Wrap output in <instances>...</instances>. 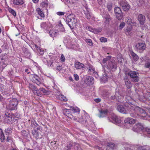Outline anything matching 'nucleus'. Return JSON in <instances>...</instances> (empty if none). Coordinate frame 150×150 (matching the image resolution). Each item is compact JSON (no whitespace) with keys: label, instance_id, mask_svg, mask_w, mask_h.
Segmentation results:
<instances>
[{"label":"nucleus","instance_id":"f257e3e1","mask_svg":"<svg viewBox=\"0 0 150 150\" xmlns=\"http://www.w3.org/2000/svg\"><path fill=\"white\" fill-rule=\"evenodd\" d=\"M130 108L131 107H130ZM132 109L130 112V116L134 117L142 118L143 119L147 120V118L150 117V109H147L148 113L142 109L137 106H132Z\"/></svg>","mask_w":150,"mask_h":150},{"label":"nucleus","instance_id":"f03ea898","mask_svg":"<svg viewBox=\"0 0 150 150\" xmlns=\"http://www.w3.org/2000/svg\"><path fill=\"white\" fill-rule=\"evenodd\" d=\"M81 117L80 116L79 117H78V118L75 119L74 118L75 120L77 122H81L86 126L88 125L91 127L94 126V123L91 119L87 114L81 115Z\"/></svg>","mask_w":150,"mask_h":150},{"label":"nucleus","instance_id":"7ed1b4c3","mask_svg":"<svg viewBox=\"0 0 150 150\" xmlns=\"http://www.w3.org/2000/svg\"><path fill=\"white\" fill-rule=\"evenodd\" d=\"M4 122L8 123H12L15 121L14 120L19 118L18 116L16 117L13 114L9 113H6L4 117Z\"/></svg>","mask_w":150,"mask_h":150},{"label":"nucleus","instance_id":"20e7f679","mask_svg":"<svg viewBox=\"0 0 150 150\" xmlns=\"http://www.w3.org/2000/svg\"><path fill=\"white\" fill-rule=\"evenodd\" d=\"M67 22L68 23L69 26L71 29L74 28V25H76L77 21L76 17L73 15H69L66 18Z\"/></svg>","mask_w":150,"mask_h":150},{"label":"nucleus","instance_id":"39448f33","mask_svg":"<svg viewBox=\"0 0 150 150\" xmlns=\"http://www.w3.org/2000/svg\"><path fill=\"white\" fill-rule=\"evenodd\" d=\"M133 130L136 132H140L141 131H145L148 134H150V129L146 128L144 129L141 124L138 123L136 124L133 128Z\"/></svg>","mask_w":150,"mask_h":150},{"label":"nucleus","instance_id":"423d86ee","mask_svg":"<svg viewBox=\"0 0 150 150\" xmlns=\"http://www.w3.org/2000/svg\"><path fill=\"white\" fill-rule=\"evenodd\" d=\"M130 104L128 106L127 108V110H126L125 108L122 105H119L118 106L117 108V110L119 111L120 112L123 113V114H127L129 112L130 113V112L131 110L132 109V108H130V107L131 108L132 106H135V105H133L131 103H130Z\"/></svg>","mask_w":150,"mask_h":150},{"label":"nucleus","instance_id":"0eeeda50","mask_svg":"<svg viewBox=\"0 0 150 150\" xmlns=\"http://www.w3.org/2000/svg\"><path fill=\"white\" fill-rule=\"evenodd\" d=\"M18 104V102L16 98H13L11 99L9 103L7 106V108L11 110H13L17 109V105Z\"/></svg>","mask_w":150,"mask_h":150},{"label":"nucleus","instance_id":"6e6552de","mask_svg":"<svg viewBox=\"0 0 150 150\" xmlns=\"http://www.w3.org/2000/svg\"><path fill=\"white\" fill-rule=\"evenodd\" d=\"M108 118L110 121L115 124H118L121 122L120 118L113 113H112Z\"/></svg>","mask_w":150,"mask_h":150},{"label":"nucleus","instance_id":"1a4fd4ad","mask_svg":"<svg viewBox=\"0 0 150 150\" xmlns=\"http://www.w3.org/2000/svg\"><path fill=\"white\" fill-rule=\"evenodd\" d=\"M128 75L132 78V81L134 82H138L139 80L138 76L139 73L137 71H131L128 73Z\"/></svg>","mask_w":150,"mask_h":150},{"label":"nucleus","instance_id":"9d476101","mask_svg":"<svg viewBox=\"0 0 150 150\" xmlns=\"http://www.w3.org/2000/svg\"><path fill=\"white\" fill-rule=\"evenodd\" d=\"M118 2L122 6L124 11H127L129 9V6L125 0H118Z\"/></svg>","mask_w":150,"mask_h":150},{"label":"nucleus","instance_id":"9b49d317","mask_svg":"<svg viewBox=\"0 0 150 150\" xmlns=\"http://www.w3.org/2000/svg\"><path fill=\"white\" fill-rule=\"evenodd\" d=\"M124 94L123 93H120V92L116 89L115 95L111 97V99H116L118 101L121 102V99H122L123 98Z\"/></svg>","mask_w":150,"mask_h":150},{"label":"nucleus","instance_id":"f8f14e48","mask_svg":"<svg viewBox=\"0 0 150 150\" xmlns=\"http://www.w3.org/2000/svg\"><path fill=\"white\" fill-rule=\"evenodd\" d=\"M146 47V45L144 43H139L136 45V50L139 52H141L144 50Z\"/></svg>","mask_w":150,"mask_h":150},{"label":"nucleus","instance_id":"ddd939ff","mask_svg":"<svg viewBox=\"0 0 150 150\" xmlns=\"http://www.w3.org/2000/svg\"><path fill=\"white\" fill-rule=\"evenodd\" d=\"M71 112L70 109L69 110L67 109H65L63 110V113L67 116V117L70 118L71 119H73L75 120V119L78 118V117L76 118L75 117H74V115L70 113Z\"/></svg>","mask_w":150,"mask_h":150},{"label":"nucleus","instance_id":"4468645a","mask_svg":"<svg viewBox=\"0 0 150 150\" xmlns=\"http://www.w3.org/2000/svg\"><path fill=\"white\" fill-rule=\"evenodd\" d=\"M5 55L2 56L0 62V68L2 69H4L7 64V60L5 59Z\"/></svg>","mask_w":150,"mask_h":150},{"label":"nucleus","instance_id":"2eb2a0df","mask_svg":"<svg viewBox=\"0 0 150 150\" xmlns=\"http://www.w3.org/2000/svg\"><path fill=\"white\" fill-rule=\"evenodd\" d=\"M90 10L89 8H88L87 6H85L83 8L84 13L86 18L88 19H90L91 17V14Z\"/></svg>","mask_w":150,"mask_h":150},{"label":"nucleus","instance_id":"dca6fc26","mask_svg":"<svg viewBox=\"0 0 150 150\" xmlns=\"http://www.w3.org/2000/svg\"><path fill=\"white\" fill-rule=\"evenodd\" d=\"M138 20L141 25H143L145 21V18L144 16L142 14L139 15L138 18Z\"/></svg>","mask_w":150,"mask_h":150},{"label":"nucleus","instance_id":"f3484780","mask_svg":"<svg viewBox=\"0 0 150 150\" xmlns=\"http://www.w3.org/2000/svg\"><path fill=\"white\" fill-rule=\"evenodd\" d=\"M74 66L76 69H83L84 67V65L83 64L78 62H75Z\"/></svg>","mask_w":150,"mask_h":150},{"label":"nucleus","instance_id":"a211bd4d","mask_svg":"<svg viewBox=\"0 0 150 150\" xmlns=\"http://www.w3.org/2000/svg\"><path fill=\"white\" fill-rule=\"evenodd\" d=\"M100 114L99 117H103L106 116L108 114V111L107 110H103L99 111Z\"/></svg>","mask_w":150,"mask_h":150},{"label":"nucleus","instance_id":"6ab92c4d","mask_svg":"<svg viewBox=\"0 0 150 150\" xmlns=\"http://www.w3.org/2000/svg\"><path fill=\"white\" fill-rule=\"evenodd\" d=\"M88 71L89 72L92 74H94V75H96V77H98V74L95 71V69L91 65H89Z\"/></svg>","mask_w":150,"mask_h":150},{"label":"nucleus","instance_id":"aec40b11","mask_svg":"<svg viewBox=\"0 0 150 150\" xmlns=\"http://www.w3.org/2000/svg\"><path fill=\"white\" fill-rule=\"evenodd\" d=\"M135 120L130 117L127 118L125 120V124H133L135 123Z\"/></svg>","mask_w":150,"mask_h":150},{"label":"nucleus","instance_id":"412c9836","mask_svg":"<svg viewBox=\"0 0 150 150\" xmlns=\"http://www.w3.org/2000/svg\"><path fill=\"white\" fill-rule=\"evenodd\" d=\"M94 79L91 76L86 77L85 82L87 85H91L93 83Z\"/></svg>","mask_w":150,"mask_h":150},{"label":"nucleus","instance_id":"4be33fe9","mask_svg":"<svg viewBox=\"0 0 150 150\" xmlns=\"http://www.w3.org/2000/svg\"><path fill=\"white\" fill-rule=\"evenodd\" d=\"M109 66L110 67V69H111L112 71H115L117 68V66L116 63L113 62H109L108 63Z\"/></svg>","mask_w":150,"mask_h":150},{"label":"nucleus","instance_id":"5701e85b","mask_svg":"<svg viewBox=\"0 0 150 150\" xmlns=\"http://www.w3.org/2000/svg\"><path fill=\"white\" fill-rule=\"evenodd\" d=\"M49 33L50 37H55L59 33L58 31L56 30H52L49 31Z\"/></svg>","mask_w":150,"mask_h":150},{"label":"nucleus","instance_id":"b1692460","mask_svg":"<svg viewBox=\"0 0 150 150\" xmlns=\"http://www.w3.org/2000/svg\"><path fill=\"white\" fill-rule=\"evenodd\" d=\"M132 149L134 150H146L145 146H139L138 145L133 146Z\"/></svg>","mask_w":150,"mask_h":150},{"label":"nucleus","instance_id":"393cba45","mask_svg":"<svg viewBox=\"0 0 150 150\" xmlns=\"http://www.w3.org/2000/svg\"><path fill=\"white\" fill-rule=\"evenodd\" d=\"M125 85L128 88H130L131 87V84L130 82L129 81L128 78L127 76L125 77Z\"/></svg>","mask_w":150,"mask_h":150},{"label":"nucleus","instance_id":"a878e982","mask_svg":"<svg viewBox=\"0 0 150 150\" xmlns=\"http://www.w3.org/2000/svg\"><path fill=\"white\" fill-rule=\"evenodd\" d=\"M39 78L37 76H35L34 77V82L35 83L38 85L40 86L41 85H43V83L40 81Z\"/></svg>","mask_w":150,"mask_h":150},{"label":"nucleus","instance_id":"bb28decb","mask_svg":"<svg viewBox=\"0 0 150 150\" xmlns=\"http://www.w3.org/2000/svg\"><path fill=\"white\" fill-rule=\"evenodd\" d=\"M70 110L72 113V114L74 115V114H75V113H79V112L80 111V110L77 107L72 108L70 109Z\"/></svg>","mask_w":150,"mask_h":150},{"label":"nucleus","instance_id":"cd10ccee","mask_svg":"<svg viewBox=\"0 0 150 150\" xmlns=\"http://www.w3.org/2000/svg\"><path fill=\"white\" fill-rule=\"evenodd\" d=\"M101 81L105 83L108 81V76L105 72H104V74L101 77Z\"/></svg>","mask_w":150,"mask_h":150},{"label":"nucleus","instance_id":"c85d7f7f","mask_svg":"<svg viewBox=\"0 0 150 150\" xmlns=\"http://www.w3.org/2000/svg\"><path fill=\"white\" fill-rule=\"evenodd\" d=\"M103 17L105 19V21L107 22H109L111 20L110 16L108 13H107L106 14H103Z\"/></svg>","mask_w":150,"mask_h":150},{"label":"nucleus","instance_id":"c756f323","mask_svg":"<svg viewBox=\"0 0 150 150\" xmlns=\"http://www.w3.org/2000/svg\"><path fill=\"white\" fill-rule=\"evenodd\" d=\"M143 60L146 62L145 65V67L146 68H149L150 67V59L147 58L146 57H144Z\"/></svg>","mask_w":150,"mask_h":150},{"label":"nucleus","instance_id":"7c9ffc66","mask_svg":"<svg viewBox=\"0 0 150 150\" xmlns=\"http://www.w3.org/2000/svg\"><path fill=\"white\" fill-rule=\"evenodd\" d=\"M147 97H146V98H143V97H144L143 96H142L141 97H140L139 98V100H140L144 102L145 101V100L147 99L149 100H150V93L148 92L147 93Z\"/></svg>","mask_w":150,"mask_h":150},{"label":"nucleus","instance_id":"2f4dec72","mask_svg":"<svg viewBox=\"0 0 150 150\" xmlns=\"http://www.w3.org/2000/svg\"><path fill=\"white\" fill-rule=\"evenodd\" d=\"M40 27L41 28L45 30H47L48 28V23L46 22H42L40 24Z\"/></svg>","mask_w":150,"mask_h":150},{"label":"nucleus","instance_id":"473e14b6","mask_svg":"<svg viewBox=\"0 0 150 150\" xmlns=\"http://www.w3.org/2000/svg\"><path fill=\"white\" fill-rule=\"evenodd\" d=\"M13 3L15 5H22L24 4L23 0H13Z\"/></svg>","mask_w":150,"mask_h":150},{"label":"nucleus","instance_id":"72a5a7b5","mask_svg":"<svg viewBox=\"0 0 150 150\" xmlns=\"http://www.w3.org/2000/svg\"><path fill=\"white\" fill-rule=\"evenodd\" d=\"M57 98V99L62 101H66L67 100V99L66 97L64 96L62 94L58 96Z\"/></svg>","mask_w":150,"mask_h":150},{"label":"nucleus","instance_id":"f704fd0d","mask_svg":"<svg viewBox=\"0 0 150 150\" xmlns=\"http://www.w3.org/2000/svg\"><path fill=\"white\" fill-rule=\"evenodd\" d=\"M31 125L35 130L38 129L39 128L38 125L35 121H33L32 122Z\"/></svg>","mask_w":150,"mask_h":150},{"label":"nucleus","instance_id":"c9c22d12","mask_svg":"<svg viewBox=\"0 0 150 150\" xmlns=\"http://www.w3.org/2000/svg\"><path fill=\"white\" fill-rule=\"evenodd\" d=\"M126 20L127 23L130 25H133L135 23L134 21L129 17H127Z\"/></svg>","mask_w":150,"mask_h":150},{"label":"nucleus","instance_id":"e433bc0d","mask_svg":"<svg viewBox=\"0 0 150 150\" xmlns=\"http://www.w3.org/2000/svg\"><path fill=\"white\" fill-rule=\"evenodd\" d=\"M38 14L41 17L43 18L45 17V15L43 12L41 11L40 8H37L36 9Z\"/></svg>","mask_w":150,"mask_h":150},{"label":"nucleus","instance_id":"4c0bfd02","mask_svg":"<svg viewBox=\"0 0 150 150\" xmlns=\"http://www.w3.org/2000/svg\"><path fill=\"white\" fill-rule=\"evenodd\" d=\"M33 92L35 94L38 96H41L42 95V93L40 91V89L38 90L36 88Z\"/></svg>","mask_w":150,"mask_h":150},{"label":"nucleus","instance_id":"58836bf2","mask_svg":"<svg viewBox=\"0 0 150 150\" xmlns=\"http://www.w3.org/2000/svg\"><path fill=\"white\" fill-rule=\"evenodd\" d=\"M102 30L101 28H93V33H97L101 32Z\"/></svg>","mask_w":150,"mask_h":150},{"label":"nucleus","instance_id":"ea45409f","mask_svg":"<svg viewBox=\"0 0 150 150\" xmlns=\"http://www.w3.org/2000/svg\"><path fill=\"white\" fill-rule=\"evenodd\" d=\"M40 91L42 93H42H43L44 95H47L49 94V92L47 90H46L44 88H40Z\"/></svg>","mask_w":150,"mask_h":150},{"label":"nucleus","instance_id":"a19ab883","mask_svg":"<svg viewBox=\"0 0 150 150\" xmlns=\"http://www.w3.org/2000/svg\"><path fill=\"white\" fill-rule=\"evenodd\" d=\"M117 18L118 20L121 19L124 17L122 12L116 14Z\"/></svg>","mask_w":150,"mask_h":150},{"label":"nucleus","instance_id":"79ce46f5","mask_svg":"<svg viewBox=\"0 0 150 150\" xmlns=\"http://www.w3.org/2000/svg\"><path fill=\"white\" fill-rule=\"evenodd\" d=\"M131 55L135 61H137L138 59V56L133 52H131Z\"/></svg>","mask_w":150,"mask_h":150},{"label":"nucleus","instance_id":"37998d69","mask_svg":"<svg viewBox=\"0 0 150 150\" xmlns=\"http://www.w3.org/2000/svg\"><path fill=\"white\" fill-rule=\"evenodd\" d=\"M35 45L36 49L38 50V52H40V54L41 55L43 54L44 53V50L40 49V47L37 46L36 44H35Z\"/></svg>","mask_w":150,"mask_h":150},{"label":"nucleus","instance_id":"c03bdc74","mask_svg":"<svg viewBox=\"0 0 150 150\" xmlns=\"http://www.w3.org/2000/svg\"><path fill=\"white\" fill-rule=\"evenodd\" d=\"M5 131L6 135H9L12 132V129L11 128H8L5 129Z\"/></svg>","mask_w":150,"mask_h":150},{"label":"nucleus","instance_id":"a18cd8bd","mask_svg":"<svg viewBox=\"0 0 150 150\" xmlns=\"http://www.w3.org/2000/svg\"><path fill=\"white\" fill-rule=\"evenodd\" d=\"M0 138L2 142L5 139V137L2 129H0Z\"/></svg>","mask_w":150,"mask_h":150},{"label":"nucleus","instance_id":"49530a36","mask_svg":"<svg viewBox=\"0 0 150 150\" xmlns=\"http://www.w3.org/2000/svg\"><path fill=\"white\" fill-rule=\"evenodd\" d=\"M114 11L115 14L119 13L122 12L120 8L118 7H116L114 9Z\"/></svg>","mask_w":150,"mask_h":150},{"label":"nucleus","instance_id":"de8ad7c7","mask_svg":"<svg viewBox=\"0 0 150 150\" xmlns=\"http://www.w3.org/2000/svg\"><path fill=\"white\" fill-rule=\"evenodd\" d=\"M41 7L45 8L46 9L48 6V4L45 1H43L40 4Z\"/></svg>","mask_w":150,"mask_h":150},{"label":"nucleus","instance_id":"09e8293b","mask_svg":"<svg viewBox=\"0 0 150 150\" xmlns=\"http://www.w3.org/2000/svg\"><path fill=\"white\" fill-rule=\"evenodd\" d=\"M59 26L60 28V31L63 32L64 30V28L63 27V25L62 24L60 21L59 22Z\"/></svg>","mask_w":150,"mask_h":150},{"label":"nucleus","instance_id":"8fccbe9b","mask_svg":"<svg viewBox=\"0 0 150 150\" xmlns=\"http://www.w3.org/2000/svg\"><path fill=\"white\" fill-rule=\"evenodd\" d=\"M85 40L86 42L90 46H92L93 45V43L91 40L90 39H86Z\"/></svg>","mask_w":150,"mask_h":150},{"label":"nucleus","instance_id":"3c124183","mask_svg":"<svg viewBox=\"0 0 150 150\" xmlns=\"http://www.w3.org/2000/svg\"><path fill=\"white\" fill-rule=\"evenodd\" d=\"M9 12L11 13L14 16H16V15L15 11L13 10V9L9 8L8 9Z\"/></svg>","mask_w":150,"mask_h":150},{"label":"nucleus","instance_id":"603ef678","mask_svg":"<svg viewBox=\"0 0 150 150\" xmlns=\"http://www.w3.org/2000/svg\"><path fill=\"white\" fill-rule=\"evenodd\" d=\"M29 88L33 92L36 88L34 85L32 84H30L29 85Z\"/></svg>","mask_w":150,"mask_h":150},{"label":"nucleus","instance_id":"864d4df0","mask_svg":"<svg viewBox=\"0 0 150 150\" xmlns=\"http://www.w3.org/2000/svg\"><path fill=\"white\" fill-rule=\"evenodd\" d=\"M60 60L62 62H64L65 60V57L63 54H62L61 55Z\"/></svg>","mask_w":150,"mask_h":150},{"label":"nucleus","instance_id":"5fc2aeb1","mask_svg":"<svg viewBox=\"0 0 150 150\" xmlns=\"http://www.w3.org/2000/svg\"><path fill=\"white\" fill-rule=\"evenodd\" d=\"M86 28L87 30H89V31L93 32V28H92V27H91L89 26H88L86 27Z\"/></svg>","mask_w":150,"mask_h":150},{"label":"nucleus","instance_id":"6e6d98bb","mask_svg":"<svg viewBox=\"0 0 150 150\" xmlns=\"http://www.w3.org/2000/svg\"><path fill=\"white\" fill-rule=\"evenodd\" d=\"M125 23L124 22L121 23L120 25L119 28L120 29L123 28L125 26Z\"/></svg>","mask_w":150,"mask_h":150},{"label":"nucleus","instance_id":"4d7b16f0","mask_svg":"<svg viewBox=\"0 0 150 150\" xmlns=\"http://www.w3.org/2000/svg\"><path fill=\"white\" fill-rule=\"evenodd\" d=\"M100 40L101 42H105L107 41V38H100Z\"/></svg>","mask_w":150,"mask_h":150},{"label":"nucleus","instance_id":"13d9d810","mask_svg":"<svg viewBox=\"0 0 150 150\" xmlns=\"http://www.w3.org/2000/svg\"><path fill=\"white\" fill-rule=\"evenodd\" d=\"M56 13L58 15L60 16L64 15L65 14V13L59 11L57 12Z\"/></svg>","mask_w":150,"mask_h":150},{"label":"nucleus","instance_id":"bf43d9fd","mask_svg":"<svg viewBox=\"0 0 150 150\" xmlns=\"http://www.w3.org/2000/svg\"><path fill=\"white\" fill-rule=\"evenodd\" d=\"M74 79L76 81H78L79 79V77L78 75L76 74H75L74 75Z\"/></svg>","mask_w":150,"mask_h":150},{"label":"nucleus","instance_id":"052dcab7","mask_svg":"<svg viewBox=\"0 0 150 150\" xmlns=\"http://www.w3.org/2000/svg\"><path fill=\"white\" fill-rule=\"evenodd\" d=\"M114 146L115 144H112L111 145L110 144L107 146V148L108 149V148L111 147L112 149V148L114 147Z\"/></svg>","mask_w":150,"mask_h":150},{"label":"nucleus","instance_id":"680f3d73","mask_svg":"<svg viewBox=\"0 0 150 150\" xmlns=\"http://www.w3.org/2000/svg\"><path fill=\"white\" fill-rule=\"evenodd\" d=\"M11 136L9 135H8L7 137V141L9 142L10 140H11Z\"/></svg>","mask_w":150,"mask_h":150},{"label":"nucleus","instance_id":"e2e57ef3","mask_svg":"<svg viewBox=\"0 0 150 150\" xmlns=\"http://www.w3.org/2000/svg\"><path fill=\"white\" fill-rule=\"evenodd\" d=\"M94 100L96 102L98 103L100 101L101 99L100 98H98L95 99Z\"/></svg>","mask_w":150,"mask_h":150},{"label":"nucleus","instance_id":"0e129e2a","mask_svg":"<svg viewBox=\"0 0 150 150\" xmlns=\"http://www.w3.org/2000/svg\"><path fill=\"white\" fill-rule=\"evenodd\" d=\"M107 8L108 11H110L112 9V6L110 5H109L107 6Z\"/></svg>","mask_w":150,"mask_h":150},{"label":"nucleus","instance_id":"69168bd1","mask_svg":"<svg viewBox=\"0 0 150 150\" xmlns=\"http://www.w3.org/2000/svg\"><path fill=\"white\" fill-rule=\"evenodd\" d=\"M62 68L60 66H57L56 69L57 70L60 71Z\"/></svg>","mask_w":150,"mask_h":150},{"label":"nucleus","instance_id":"338daca9","mask_svg":"<svg viewBox=\"0 0 150 150\" xmlns=\"http://www.w3.org/2000/svg\"><path fill=\"white\" fill-rule=\"evenodd\" d=\"M25 72H27L28 74L30 73V69H26L25 70Z\"/></svg>","mask_w":150,"mask_h":150},{"label":"nucleus","instance_id":"774afa93","mask_svg":"<svg viewBox=\"0 0 150 150\" xmlns=\"http://www.w3.org/2000/svg\"><path fill=\"white\" fill-rule=\"evenodd\" d=\"M53 63V62H48V65L50 67H51V65Z\"/></svg>","mask_w":150,"mask_h":150}]
</instances>
